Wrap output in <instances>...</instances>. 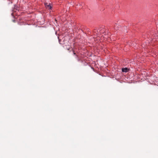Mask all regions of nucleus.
<instances>
[{"label": "nucleus", "instance_id": "f257e3e1", "mask_svg": "<svg viewBox=\"0 0 158 158\" xmlns=\"http://www.w3.org/2000/svg\"><path fill=\"white\" fill-rule=\"evenodd\" d=\"M100 33H101V32H100V30L99 29L97 30L95 29L93 31L94 35L95 36H96V37H99Z\"/></svg>", "mask_w": 158, "mask_h": 158}, {"label": "nucleus", "instance_id": "f03ea898", "mask_svg": "<svg viewBox=\"0 0 158 158\" xmlns=\"http://www.w3.org/2000/svg\"><path fill=\"white\" fill-rule=\"evenodd\" d=\"M45 5L46 7L47 8H48V9H51L52 8V7L50 5V3L48 4V3H45Z\"/></svg>", "mask_w": 158, "mask_h": 158}, {"label": "nucleus", "instance_id": "7ed1b4c3", "mask_svg": "<svg viewBox=\"0 0 158 158\" xmlns=\"http://www.w3.org/2000/svg\"><path fill=\"white\" fill-rule=\"evenodd\" d=\"M122 70L123 72H127L128 71V69L127 68H123L122 69Z\"/></svg>", "mask_w": 158, "mask_h": 158}, {"label": "nucleus", "instance_id": "20e7f679", "mask_svg": "<svg viewBox=\"0 0 158 158\" xmlns=\"http://www.w3.org/2000/svg\"><path fill=\"white\" fill-rule=\"evenodd\" d=\"M68 50H70V48H69L68 49Z\"/></svg>", "mask_w": 158, "mask_h": 158}, {"label": "nucleus", "instance_id": "39448f33", "mask_svg": "<svg viewBox=\"0 0 158 158\" xmlns=\"http://www.w3.org/2000/svg\"><path fill=\"white\" fill-rule=\"evenodd\" d=\"M73 54H74V55H75L76 54V53L73 52Z\"/></svg>", "mask_w": 158, "mask_h": 158}]
</instances>
